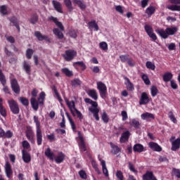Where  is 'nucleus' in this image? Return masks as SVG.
I'll return each instance as SVG.
<instances>
[{
  "label": "nucleus",
  "mask_w": 180,
  "mask_h": 180,
  "mask_svg": "<svg viewBox=\"0 0 180 180\" xmlns=\"http://www.w3.org/2000/svg\"><path fill=\"white\" fill-rule=\"evenodd\" d=\"M49 20H52V22L55 23L57 27H58L54 28L53 30V34H55V36H56L59 40H63V39H64V34H63L62 32H64V25H63V23L58 21V19L57 18L53 16L49 17Z\"/></svg>",
  "instance_id": "f257e3e1"
},
{
  "label": "nucleus",
  "mask_w": 180,
  "mask_h": 180,
  "mask_svg": "<svg viewBox=\"0 0 180 180\" xmlns=\"http://www.w3.org/2000/svg\"><path fill=\"white\" fill-rule=\"evenodd\" d=\"M45 156L47 157V158H49L51 161L55 160L56 164H61L62 162H64V160H65V154L63 152H58V155L54 158V153L51 151V148H47L45 150Z\"/></svg>",
  "instance_id": "f03ea898"
},
{
  "label": "nucleus",
  "mask_w": 180,
  "mask_h": 180,
  "mask_svg": "<svg viewBox=\"0 0 180 180\" xmlns=\"http://www.w3.org/2000/svg\"><path fill=\"white\" fill-rule=\"evenodd\" d=\"M155 32L162 39H168L169 36H174L176 32H178V27H167L165 30L164 29H157Z\"/></svg>",
  "instance_id": "7ed1b4c3"
},
{
  "label": "nucleus",
  "mask_w": 180,
  "mask_h": 180,
  "mask_svg": "<svg viewBox=\"0 0 180 180\" xmlns=\"http://www.w3.org/2000/svg\"><path fill=\"white\" fill-rule=\"evenodd\" d=\"M33 120L36 124L37 144V146H41V144H43V133L41 132V127H40L39 117L34 115Z\"/></svg>",
  "instance_id": "20e7f679"
},
{
  "label": "nucleus",
  "mask_w": 180,
  "mask_h": 180,
  "mask_svg": "<svg viewBox=\"0 0 180 180\" xmlns=\"http://www.w3.org/2000/svg\"><path fill=\"white\" fill-rule=\"evenodd\" d=\"M84 102L91 105V108H89V111L93 114L94 117L98 122L99 120V108H98V102L92 101L91 98H85Z\"/></svg>",
  "instance_id": "39448f33"
},
{
  "label": "nucleus",
  "mask_w": 180,
  "mask_h": 180,
  "mask_svg": "<svg viewBox=\"0 0 180 180\" xmlns=\"http://www.w3.org/2000/svg\"><path fill=\"white\" fill-rule=\"evenodd\" d=\"M65 102L66 105H68V107L69 108L70 112L72 113V115L74 117H75V116L77 115L79 120H82V119H84V115H82V113L80 112V111L78 110V109H77V108H75V102L74 101H71L70 102L68 98H65ZM75 113H76V115H75Z\"/></svg>",
  "instance_id": "423d86ee"
},
{
  "label": "nucleus",
  "mask_w": 180,
  "mask_h": 180,
  "mask_svg": "<svg viewBox=\"0 0 180 180\" xmlns=\"http://www.w3.org/2000/svg\"><path fill=\"white\" fill-rule=\"evenodd\" d=\"M97 89L99 91L101 98L105 99V98H106V94H108V87H106V84L102 82H98Z\"/></svg>",
  "instance_id": "0eeeda50"
},
{
  "label": "nucleus",
  "mask_w": 180,
  "mask_h": 180,
  "mask_svg": "<svg viewBox=\"0 0 180 180\" xmlns=\"http://www.w3.org/2000/svg\"><path fill=\"white\" fill-rule=\"evenodd\" d=\"M8 103L12 113H13V115H19L20 109L19 108V105L18 104V102H16L13 99H11L8 101Z\"/></svg>",
  "instance_id": "6e6552de"
},
{
  "label": "nucleus",
  "mask_w": 180,
  "mask_h": 180,
  "mask_svg": "<svg viewBox=\"0 0 180 180\" xmlns=\"http://www.w3.org/2000/svg\"><path fill=\"white\" fill-rule=\"evenodd\" d=\"M0 82L1 85L4 86L3 89L4 92H5V94H8V95H11V91L9 90V87L6 86V77H5L4 72H2V70L1 69H0Z\"/></svg>",
  "instance_id": "1a4fd4ad"
},
{
  "label": "nucleus",
  "mask_w": 180,
  "mask_h": 180,
  "mask_svg": "<svg viewBox=\"0 0 180 180\" xmlns=\"http://www.w3.org/2000/svg\"><path fill=\"white\" fill-rule=\"evenodd\" d=\"M63 57L65 58V61H72L75 57H77V52L73 49H68L65 51Z\"/></svg>",
  "instance_id": "9d476101"
},
{
  "label": "nucleus",
  "mask_w": 180,
  "mask_h": 180,
  "mask_svg": "<svg viewBox=\"0 0 180 180\" xmlns=\"http://www.w3.org/2000/svg\"><path fill=\"white\" fill-rule=\"evenodd\" d=\"M11 86L14 94H16L17 95L20 94V86H19V83L16 79L11 80Z\"/></svg>",
  "instance_id": "9b49d317"
},
{
  "label": "nucleus",
  "mask_w": 180,
  "mask_h": 180,
  "mask_svg": "<svg viewBox=\"0 0 180 180\" xmlns=\"http://www.w3.org/2000/svg\"><path fill=\"white\" fill-rule=\"evenodd\" d=\"M78 137L80 140V142L79 143V148L80 151L85 152L86 151V145L85 144V140H84V136H82V134L81 131H77Z\"/></svg>",
  "instance_id": "f8f14e48"
},
{
  "label": "nucleus",
  "mask_w": 180,
  "mask_h": 180,
  "mask_svg": "<svg viewBox=\"0 0 180 180\" xmlns=\"http://www.w3.org/2000/svg\"><path fill=\"white\" fill-rule=\"evenodd\" d=\"M129 55H121L120 56V59L122 63H127L129 67H134L135 64L133 62V59L129 58Z\"/></svg>",
  "instance_id": "ddd939ff"
},
{
  "label": "nucleus",
  "mask_w": 180,
  "mask_h": 180,
  "mask_svg": "<svg viewBox=\"0 0 180 180\" xmlns=\"http://www.w3.org/2000/svg\"><path fill=\"white\" fill-rule=\"evenodd\" d=\"M150 103V97H148V94L146 92H143L141 94V98L139 100V105H147V103Z\"/></svg>",
  "instance_id": "4468645a"
},
{
  "label": "nucleus",
  "mask_w": 180,
  "mask_h": 180,
  "mask_svg": "<svg viewBox=\"0 0 180 180\" xmlns=\"http://www.w3.org/2000/svg\"><path fill=\"white\" fill-rule=\"evenodd\" d=\"M25 136H26L27 140L29 141H30V143L32 144H34V138L33 137L34 133H33V130L32 129V128H30V127L27 128V130L25 131Z\"/></svg>",
  "instance_id": "2eb2a0df"
},
{
  "label": "nucleus",
  "mask_w": 180,
  "mask_h": 180,
  "mask_svg": "<svg viewBox=\"0 0 180 180\" xmlns=\"http://www.w3.org/2000/svg\"><path fill=\"white\" fill-rule=\"evenodd\" d=\"M22 161H24L25 164H29V162L32 161V156L26 150H22Z\"/></svg>",
  "instance_id": "dca6fc26"
},
{
  "label": "nucleus",
  "mask_w": 180,
  "mask_h": 180,
  "mask_svg": "<svg viewBox=\"0 0 180 180\" xmlns=\"http://www.w3.org/2000/svg\"><path fill=\"white\" fill-rule=\"evenodd\" d=\"M30 104L35 112L39 110V106H40V101L39 100H37L34 97H32L30 98Z\"/></svg>",
  "instance_id": "f3484780"
},
{
  "label": "nucleus",
  "mask_w": 180,
  "mask_h": 180,
  "mask_svg": "<svg viewBox=\"0 0 180 180\" xmlns=\"http://www.w3.org/2000/svg\"><path fill=\"white\" fill-rule=\"evenodd\" d=\"M148 147L153 150V151H157L158 153L162 151V148H161L160 145L155 142H149Z\"/></svg>",
  "instance_id": "a211bd4d"
},
{
  "label": "nucleus",
  "mask_w": 180,
  "mask_h": 180,
  "mask_svg": "<svg viewBox=\"0 0 180 180\" xmlns=\"http://www.w3.org/2000/svg\"><path fill=\"white\" fill-rule=\"evenodd\" d=\"M5 172L7 178H11L13 174V171H12V166H11V163L9 162H6L5 165Z\"/></svg>",
  "instance_id": "6ab92c4d"
},
{
  "label": "nucleus",
  "mask_w": 180,
  "mask_h": 180,
  "mask_svg": "<svg viewBox=\"0 0 180 180\" xmlns=\"http://www.w3.org/2000/svg\"><path fill=\"white\" fill-rule=\"evenodd\" d=\"M131 134H130L129 131H126L123 132L121 135V137L120 138V143H126V141H129V139H130V136Z\"/></svg>",
  "instance_id": "aec40b11"
},
{
  "label": "nucleus",
  "mask_w": 180,
  "mask_h": 180,
  "mask_svg": "<svg viewBox=\"0 0 180 180\" xmlns=\"http://www.w3.org/2000/svg\"><path fill=\"white\" fill-rule=\"evenodd\" d=\"M52 4L56 12H58V13H63V6L61 5V3L58 1L53 0L52 1Z\"/></svg>",
  "instance_id": "412c9836"
},
{
  "label": "nucleus",
  "mask_w": 180,
  "mask_h": 180,
  "mask_svg": "<svg viewBox=\"0 0 180 180\" xmlns=\"http://www.w3.org/2000/svg\"><path fill=\"white\" fill-rule=\"evenodd\" d=\"M22 68L25 71L27 75H31L32 74V66L29 62L24 60L22 63Z\"/></svg>",
  "instance_id": "4be33fe9"
},
{
  "label": "nucleus",
  "mask_w": 180,
  "mask_h": 180,
  "mask_svg": "<svg viewBox=\"0 0 180 180\" xmlns=\"http://www.w3.org/2000/svg\"><path fill=\"white\" fill-rule=\"evenodd\" d=\"M72 2L75 5H77L82 11H85L86 9V4L84 0H72Z\"/></svg>",
  "instance_id": "5701e85b"
},
{
  "label": "nucleus",
  "mask_w": 180,
  "mask_h": 180,
  "mask_svg": "<svg viewBox=\"0 0 180 180\" xmlns=\"http://www.w3.org/2000/svg\"><path fill=\"white\" fill-rule=\"evenodd\" d=\"M34 36L38 39L39 41H43V40H46V41H50L49 37L47 35L41 34L39 31H36L34 32Z\"/></svg>",
  "instance_id": "b1692460"
},
{
  "label": "nucleus",
  "mask_w": 180,
  "mask_h": 180,
  "mask_svg": "<svg viewBox=\"0 0 180 180\" xmlns=\"http://www.w3.org/2000/svg\"><path fill=\"white\" fill-rule=\"evenodd\" d=\"M141 117L143 120H146V122H150L151 119L153 120L155 119L154 114H151L150 112L143 113L141 114Z\"/></svg>",
  "instance_id": "393cba45"
},
{
  "label": "nucleus",
  "mask_w": 180,
  "mask_h": 180,
  "mask_svg": "<svg viewBox=\"0 0 180 180\" xmlns=\"http://www.w3.org/2000/svg\"><path fill=\"white\" fill-rule=\"evenodd\" d=\"M180 149V138H177L176 140L172 142V151H176Z\"/></svg>",
  "instance_id": "a878e982"
},
{
  "label": "nucleus",
  "mask_w": 180,
  "mask_h": 180,
  "mask_svg": "<svg viewBox=\"0 0 180 180\" xmlns=\"http://www.w3.org/2000/svg\"><path fill=\"white\" fill-rule=\"evenodd\" d=\"M155 177L154 172L152 171H146V174L142 176L143 180H153Z\"/></svg>",
  "instance_id": "bb28decb"
},
{
  "label": "nucleus",
  "mask_w": 180,
  "mask_h": 180,
  "mask_svg": "<svg viewBox=\"0 0 180 180\" xmlns=\"http://www.w3.org/2000/svg\"><path fill=\"white\" fill-rule=\"evenodd\" d=\"M89 29L91 30V29H94L95 32H98L99 30V26L96 23V20H94L88 22Z\"/></svg>",
  "instance_id": "cd10ccee"
},
{
  "label": "nucleus",
  "mask_w": 180,
  "mask_h": 180,
  "mask_svg": "<svg viewBox=\"0 0 180 180\" xmlns=\"http://www.w3.org/2000/svg\"><path fill=\"white\" fill-rule=\"evenodd\" d=\"M110 146L112 148L111 153L114 155H117V154H119L120 153V151H122V148H120L119 146H117L112 143H110Z\"/></svg>",
  "instance_id": "c85d7f7f"
},
{
  "label": "nucleus",
  "mask_w": 180,
  "mask_h": 180,
  "mask_svg": "<svg viewBox=\"0 0 180 180\" xmlns=\"http://www.w3.org/2000/svg\"><path fill=\"white\" fill-rule=\"evenodd\" d=\"M133 150L134 153H143V151H145L144 150V146L141 145V143H136L134 147Z\"/></svg>",
  "instance_id": "c756f323"
},
{
  "label": "nucleus",
  "mask_w": 180,
  "mask_h": 180,
  "mask_svg": "<svg viewBox=\"0 0 180 180\" xmlns=\"http://www.w3.org/2000/svg\"><path fill=\"white\" fill-rule=\"evenodd\" d=\"M124 79L127 81V82H125V85L127 86V90L134 91V85L133 84V83H131V82H130V79H129L127 77H124Z\"/></svg>",
  "instance_id": "7c9ffc66"
},
{
  "label": "nucleus",
  "mask_w": 180,
  "mask_h": 180,
  "mask_svg": "<svg viewBox=\"0 0 180 180\" xmlns=\"http://www.w3.org/2000/svg\"><path fill=\"white\" fill-rule=\"evenodd\" d=\"M174 77V75H172L169 72H167L163 75L162 79L164 82H169V81H172V78Z\"/></svg>",
  "instance_id": "2f4dec72"
},
{
  "label": "nucleus",
  "mask_w": 180,
  "mask_h": 180,
  "mask_svg": "<svg viewBox=\"0 0 180 180\" xmlns=\"http://www.w3.org/2000/svg\"><path fill=\"white\" fill-rule=\"evenodd\" d=\"M101 162L103 174L105 176H109V172L108 171V168L106 167V162L103 160H100Z\"/></svg>",
  "instance_id": "473e14b6"
},
{
  "label": "nucleus",
  "mask_w": 180,
  "mask_h": 180,
  "mask_svg": "<svg viewBox=\"0 0 180 180\" xmlns=\"http://www.w3.org/2000/svg\"><path fill=\"white\" fill-rule=\"evenodd\" d=\"M45 99H46V93L44 91H41L39 94V96L38 98V101H39V106L43 107L44 105Z\"/></svg>",
  "instance_id": "72a5a7b5"
},
{
  "label": "nucleus",
  "mask_w": 180,
  "mask_h": 180,
  "mask_svg": "<svg viewBox=\"0 0 180 180\" xmlns=\"http://www.w3.org/2000/svg\"><path fill=\"white\" fill-rule=\"evenodd\" d=\"M88 95L94 101H98V92H96V90L94 89L89 90Z\"/></svg>",
  "instance_id": "f704fd0d"
},
{
  "label": "nucleus",
  "mask_w": 180,
  "mask_h": 180,
  "mask_svg": "<svg viewBox=\"0 0 180 180\" xmlns=\"http://www.w3.org/2000/svg\"><path fill=\"white\" fill-rule=\"evenodd\" d=\"M10 22L14 25L18 32H20V27L19 26V21L16 17L13 16L10 19Z\"/></svg>",
  "instance_id": "c9c22d12"
},
{
  "label": "nucleus",
  "mask_w": 180,
  "mask_h": 180,
  "mask_svg": "<svg viewBox=\"0 0 180 180\" xmlns=\"http://www.w3.org/2000/svg\"><path fill=\"white\" fill-rule=\"evenodd\" d=\"M64 4L69 12H72V11H74V7L72 6V2L71 0H64Z\"/></svg>",
  "instance_id": "e433bc0d"
},
{
  "label": "nucleus",
  "mask_w": 180,
  "mask_h": 180,
  "mask_svg": "<svg viewBox=\"0 0 180 180\" xmlns=\"http://www.w3.org/2000/svg\"><path fill=\"white\" fill-rule=\"evenodd\" d=\"M53 92H54L58 101L60 102V105H63V98H61V96H60V93H58V90H57V87L56 86H53L52 88Z\"/></svg>",
  "instance_id": "4c0bfd02"
},
{
  "label": "nucleus",
  "mask_w": 180,
  "mask_h": 180,
  "mask_svg": "<svg viewBox=\"0 0 180 180\" xmlns=\"http://www.w3.org/2000/svg\"><path fill=\"white\" fill-rule=\"evenodd\" d=\"M61 72H63V74H65V75L66 77H68L69 78H71V77L74 75L72 71L70 70V69H68V68H62Z\"/></svg>",
  "instance_id": "58836bf2"
},
{
  "label": "nucleus",
  "mask_w": 180,
  "mask_h": 180,
  "mask_svg": "<svg viewBox=\"0 0 180 180\" xmlns=\"http://www.w3.org/2000/svg\"><path fill=\"white\" fill-rule=\"evenodd\" d=\"M130 126H131V127H134V129H140V122L136 119H133L131 122H130Z\"/></svg>",
  "instance_id": "ea45409f"
},
{
  "label": "nucleus",
  "mask_w": 180,
  "mask_h": 180,
  "mask_svg": "<svg viewBox=\"0 0 180 180\" xmlns=\"http://www.w3.org/2000/svg\"><path fill=\"white\" fill-rule=\"evenodd\" d=\"M73 65L75 67H77V65H78L79 67L81 68L82 71H85L86 70V65H85V63L82 61L75 62L73 63Z\"/></svg>",
  "instance_id": "a19ab883"
},
{
  "label": "nucleus",
  "mask_w": 180,
  "mask_h": 180,
  "mask_svg": "<svg viewBox=\"0 0 180 180\" xmlns=\"http://www.w3.org/2000/svg\"><path fill=\"white\" fill-rule=\"evenodd\" d=\"M167 116L171 122L174 123V124H176V123H178V120H176V118L175 117V115H174V112H172V111H169L167 114Z\"/></svg>",
  "instance_id": "79ce46f5"
},
{
  "label": "nucleus",
  "mask_w": 180,
  "mask_h": 180,
  "mask_svg": "<svg viewBox=\"0 0 180 180\" xmlns=\"http://www.w3.org/2000/svg\"><path fill=\"white\" fill-rule=\"evenodd\" d=\"M82 84V82L78 78L74 79L73 80L71 81V85L72 86H81Z\"/></svg>",
  "instance_id": "37998d69"
},
{
  "label": "nucleus",
  "mask_w": 180,
  "mask_h": 180,
  "mask_svg": "<svg viewBox=\"0 0 180 180\" xmlns=\"http://www.w3.org/2000/svg\"><path fill=\"white\" fill-rule=\"evenodd\" d=\"M155 13V7L150 6L148 7L146 10V13L148 15V16H151V15H153V13Z\"/></svg>",
  "instance_id": "c03bdc74"
},
{
  "label": "nucleus",
  "mask_w": 180,
  "mask_h": 180,
  "mask_svg": "<svg viewBox=\"0 0 180 180\" xmlns=\"http://www.w3.org/2000/svg\"><path fill=\"white\" fill-rule=\"evenodd\" d=\"M167 9H169V11H172L173 12L174 11L180 12V6H178L176 4L167 6Z\"/></svg>",
  "instance_id": "a18cd8bd"
},
{
  "label": "nucleus",
  "mask_w": 180,
  "mask_h": 180,
  "mask_svg": "<svg viewBox=\"0 0 180 180\" xmlns=\"http://www.w3.org/2000/svg\"><path fill=\"white\" fill-rule=\"evenodd\" d=\"M128 168H129V171H131V172H133L134 174H135V175H137V174H139V171H137V169H136V168H134V165H133V163L131 162H128Z\"/></svg>",
  "instance_id": "49530a36"
},
{
  "label": "nucleus",
  "mask_w": 180,
  "mask_h": 180,
  "mask_svg": "<svg viewBox=\"0 0 180 180\" xmlns=\"http://www.w3.org/2000/svg\"><path fill=\"white\" fill-rule=\"evenodd\" d=\"M101 119L104 123H109V116H108V113H106V111H103V114L101 115Z\"/></svg>",
  "instance_id": "de8ad7c7"
},
{
  "label": "nucleus",
  "mask_w": 180,
  "mask_h": 180,
  "mask_svg": "<svg viewBox=\"0 0 180 180\" xmlns=\"http://www.w3.org/2000/svg\"><path fill=\"white\" fill-rule=\"evenodd\" d=\"M150 94L153 98L158 95V89L155 86H152L150 88Z\"/></svg>",
  "instance_id": "09e8293b"
},
{
  "label": "nucleus",
  "mask_w": 180,
  "mask_h": 180,
  "mask_svg": "<svg viewBox=\"0 0 180 180\" xmlns=\"http://www.w3.org/2000/svg\"><path fill=\"white\" fill-rule=\"evenodd\" d=\"M38 20H39V16L37 15V14L32 15V16L30 19V23H32V25H36Z\"/></svg>",
  "instance_id": "8fccbe9b"
},
{
  "label": "nucleus",
  "mask_w": 180,
  "mask_h": 180,
  "mask_svg": "<svg viewBox=\"0 0 180 180\" xmlns=\"http://www.w3.org/2000/svg\"><path fill=\"white\" fill-rule=\"evenodd\" d=\"M19 101L24 106H27L29 105V99L26 97H20Z\"/></svg>",
  "instance_id": "3c124183"
},
{
  "label": "nucleus",
  "mask_w": 180,
  "mask_h": 180,
  "mask_svg": "<svg viewBox=\"0 0 180 180\" xmlns=\"http://www.w3.org/2000/svg\"><path fill=\"white\" fill-rule=\"evenodd\" d=\"M141 78L146 85H150L151 84V82H150V79H148V76H147V75L143 74Z\"/></svg>",
  "instance_id": "603ef678"
},
{
  "label": "nucleus",
  "mask_w": 180,
  "mask_h": 180,
  "mask_svg": "<svg viewBox=\"0 0 180 180\" xmlns=\"http://www.w3.org/2000/svg\"><path fill=\"white\" fill-rule=\"evenodd\" d=\"M33 53H34V51L32 49H27L26 51V57L28 60H30L32 58V56H33Z\"/></svg>",
  "instance_id": "864d4df0"
},
{
  "label": "nucleus",
  "mask_w": 180,
  "mask_h": 180,
  "mask_svg": "<svg viewBox=\"0 0 180 180\" xmlns=\"http://www.w3.org/2000/svg\"><path fill=\"white\" fill-rule=\"evenodd\" d=\"M145 31L146 32L147 34H150L154 32V30L153 29V27L146 25L144 27Z\"/></svg>",
  "instance_id": "5fc2aeb1"
},
{
  "label": "nucleus",
  "mask_w": 180,
  "mask_h": 180,
  "mask_svg": "<svg viewBox=\"0 0 180 180\" xmlns=\"http://www.w3.org/2000/svg\"><path fill=\"white\" fill-rule=\"evenodd\" d=\"M7 6L5 5L1 6H0V12L1 15H8V9Z\"/></svg>",
  "instance_id": "6e6d98bb"
},
{
  "label": "nucleus",
  "mask_w": 180,
  "mask_h": 180,
  "mask_svg": "<svg viewBox=\"0 0 180 180\" xmlns=\"http://www.w3.org/2000/svg\"><path fill=\"white\" fill-rule=\"evenodd\" d=\"M146 65V68H148V70H152V71H154L155 70V65L150 61H147Z\"/></svg>",
  "instance_id": "4d7b16f0"
},
{
  "label": "nucleus",
  "mask_w": 180,
  "mask_h": 180,
  "mask_svg": "<svg viewBox=\"0 0 180 180\" xmlns=\"http://www.w3.org/2000/svg\"><path fill=\"white\" fill-rule=\"evenodd\" d=\"M5 139H12L13 137V132L11 130H8L5 132L4 131V136Z\"/></svg>",
  "instance_id": "13d9d810"
},
{
  "label": "nucleus",
  "mask_w": 180,
  "mask_h": 180,
  "mask_svg": "<svg viewBox=\"0 0 180 180\" xmlns=\"http://www.w3.org/2000/svg\"><path fill=\"white\" fill-rule=\"evenodd\" d=\"M116 177L117 178V179L119 180H124V176L123 175V172H122V171L120 170H117L116 172Z\"/></svg>",
  "instance_id": "bf43d9fd"
},
{
  "label": "nucleus",
  "mask_w": 180,
  "mask_h": 180,
  "mask_svg": "<svg viewBox=\"0 0 180 180\" xmlns=\"http://www.w3.org/2000/svg\"><path fill=\"white\" fill-rule=\"evenodd\" d=\"M172 173L176 176V178L180 179V169L176 168L172 169Z\"/></svg>",
  "instance_id": "052dcab7"
},
{
  "label": "nucleus",
  "mask_w": 180,
  "mask_h": 180,
  "mask_svg": "<svg viewBox=\"0 0 180 180\" xmlns=\"http://www.w3.org/2000/svg\"><path fill=\"white\" fill-rule=\"evenodd\" d=\"M99 47L101 49V50H103L104 51L108 50V43L105 41H102L99 44Z\"/></svg>",
  "instance_id": "680f3d73"
},
{
  "label": "nucleus",
  "mask_w": 180,
  "mask_h": 180,
  "mask_svg": "<svg viewBox=\"0 0 180 180\" xmlns=\"http://www.w3.org/2000/svg\"><path fill=\"white\" fill-rule=\"evenodd\" d=\"M46 137L48 140L50 141V143H53V141H56V135L53 133L49 135H47Z\"/></svg>",
  "instance_id": "e2e57ef3"
},
{
  "label": "nucleus",
  "mask_w": 180,
  "mask_h": 180,
  "mask_svg": "<svg viewBox=\"0 0 180 180\" xmlns=\"http://www.w3.org/2000/svg\"><path fill=\"white\" fill-rule=\"evenodd\" d=\"M22 144L25 150H29L30 148V143L27 141H23Z\"/></svg>",
  "instance_id": "0e129e2a"
},
{
  "label": "nucleus",
  "mask_w": 180,
  "mask_h": 180,
  "mask_svg": "<svg viewBox=\"0 0 180 180\" xmlns=\"http://www.w3.org/2000/svg\"><path fill=\"white\" fill-rule=\"evenodd\" d=\"M79 175L82 179H86V172L84 170H80L79 172Z\"/></svg>",
  "instance_id": "69168bd1"
},
{
  "label": "nucleus",
  "mask_w": 180,
  "mask_h": 180,
  "mask_svg": "<svg viewBox=\"0 0 180 180\" xmlns=\"http://www.w3.org/2000/svg\"><path fill=\"white\" fill-rule=\"evenodd\" d=\"M115 11L118 12V13H120L121 15H123L124 13V11H123V8H122V6H115Z\"/></svg>",
  "instance_id": "338daca9"
},
{
  "label": "nucleus",
  "mask_w": 180,
  "mask_h": 180,
  "mask_svg": "<svg viewBox=\"0 0 180 180\" xmlns=\"http://www.w3.org/2000/svg\"><path fill=\"white\" fill-rule=\"evenodd\" d=\"M170 86L172 89H178V84H176V82H175L174 80L170 81Z\"/></svg>",
  "instance_id": "774afa93"
}]
</instances>
